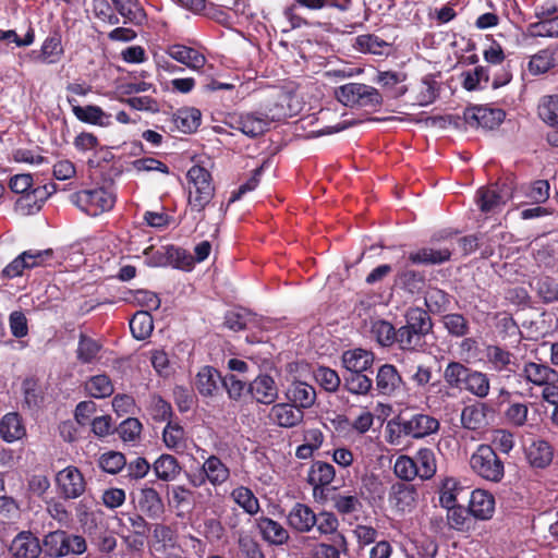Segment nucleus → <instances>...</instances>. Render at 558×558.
I'll return each mask as SVG.
<instances>
[{
    "label": "nucleus",
    "instance_id": "49",
    "mask_svg": "<svg viewBox=\"0 0 558 558\" xmlns=\"http://www.w3.org/2000/svg\"><path fill=\"white\" fill-rule=\"evenodd\" d=\"M100 350L101 344L97 340L83 333L80 336L76 350L80 362L84 364L94 362L98 357Z\"/></svg>",
    "mask_w": 558,
    "mask_h": 558
},
{
    "label": "nucleus",
    "instance_id": "1",
    "mask_svg": "<svg viewBox=\"0 0 558 558\" xmlns=\"http://www.w3.org/2000/svg\"><path fill=\"white\" fill-rule=\"evenodd\" d=\"M405 324L399 328V348L402 351H420L425 338L433 330V322L422 307H409L404 314Z\"/></svg>",
    "mask_w": 558,
    "mask_h": 558
},
{
    "label": "nucleus",
    "instance_id": "40",
    "mask_svg": "<svg viewBox=\"0 0 558 558\" xmlns=\"http://www.w3.org/2000/svg\"><path fill=\"white\" fill-rule=\"evenodd\" d=\"M424 303L428 308L427 312L441 314L449 310L451 305V296L439 288L430 287L425 293Z\"/></svg>",
    "mask_w": 558,
    "mask_h": 558
},
{
    "label": "nucleus",
    "instance_id": "33",
    "mask_svg": "<svg viewBox=\"0 0 558 558\" xmlns=\"http://www.w3.org/2000/svg\"><path fill=\"white\" fill-rule=\"evenodd\" d=\"M554 451L549 442L543 439L533 440L526 448V459L534 468L544 469L551 462Z\"/></svg>",
    "mask_w": 558,
    "mask_h": 558
},
{
    "label": "nucleus",
    "instance_id": "58",
    "mask_svg": "<svg viewBox=\"0 0 558 558\" xmlns=\"http://www.w3.org/2000/svg\"><path fill=\"white\" fill-rule=\"evenodd\" d=\"M98 463L104 472L117 474L126 465V460L121 452L108 451L100 456Z\"/></svg>",
    "mask_w": 558,
    "mask_h": 558
},
{
    "label": "nucleus",
    "instance_id": "31",
    "mask_svg": "<svg viewBox=\"0 0 558 558\" xmlns=\"http://www.w3.org/2000/svg\"><path fill=\"white\" fill-rule=\"evenodd\" d=\"M451 257V251L447 247H422L409 254V260L414 265H439Z\"/></svg>",
    "mask_w": 558,
    "mask_h": 558
},
{
    "label": "nucleus",
    "instance_id": "27",
    "mask_svg": "<svg viewBox=\"0 0 558 558\" xmlns=\"http://www.w3.org/2000/svg\"><path fill=\"white\" fill-rule=\"evenodd\" d=\"M286 398L302 410L310 409L315 403L316 390L305 381L294 380L287 388Z\"/></svg>",
    "mask_w": 558,
    "mask_h": 558
},
{
    "label": "nucleus",
    "instance_id": "6",
    "mask_svg": "<svg viewBox=\"0 0 558 558\" xmlns=\"http://www.w3.org/2000/svg\"><path fill=\"white\" fill-rule=\"evenodd\" d=\"M471 469L480 477L499 483L505 475V465L489 445H480L470 459Z\"/></svg>",
    "mask_w": 558,
    "mask_h": 558
},
{
    "label": "nucleus",
    "instance_id": "5",
    "mask_svg": "<svg viewBox=\"0 0 558 558\" xmlns=\"http://www.w3.org/2000/svg\"><path fill=\"white\" fill-rule=\"evenodd\" d=\"M71 202L86 215L96 217L112 209L116 197L106 187L97 186L74 193Z\"/></svg>",
    "mask_w": 558,
    "mask_h": 558
},
{
    "label": "nucleus",
    "instance_id": "16",
    "mask_svg": "<svg viewBox=\"0 0 558 558\" xmlns=\"http://www.w3.org/2000/svg\"><path fill=\"white\" fill-rule=\"evenodd\" d=\"M64 54L61 35L58 32L50 34L41 44L39 51H32L31 58L43 64H54Z\"/></svg>",
    "mask_w": 558,
    "mask_h": 558
},
{
    "label": "nucleus",
    "instance_id": "29",
    "mask_svg": "<svg viewBox=\"0 0 558 558\" xmlns=\"http://www.w3.org/2000/svg\"><path fill=\"white\" fill-rule=\"evenodd\" d=\"M492 408L485 403L466 405L461 412L462 426L470 430H477L487 424V415Z\"/></svg>",
    "mask_w": 558,
    "mask_h": 558
},
{
    "label": "nucleus",
    "instance_id": "43",
    "mask_svg": "<svg viewBox=\"0 0 558 558\" xmlns=\"http://www.w3.org/2000/svg\"><path fill=\"white\" fill-rule=\"evenodd\" d=\"M471 369L460 362H449L444 371V380L449 387L462 390Z\"/></svg>",
    "mask_w": 558,
    "mask_h": 558
},
{
    "label": "nucleus",
    "instance_id": "8",
    "mask_svg": "<svg viewBox=\"0 0 558 558\" xmlns=\"http://www.w3.org/2000/svg\"><path fill=\"white\" fill-rule=\"evenodd\" d=\"M305 8L311 11L327 8L336 9L339 12H347L352 7V0H293V3L283 9V16L292 28H300L307 25L306 20L296 14V8Z\"/></svg>",
    "mask_w": 558,
    "mask_h": 558
},
{
    "label": "nucleus",
    "instance_id": "22",
    "mask_svg": "<svg viewBox=\"0 0 558 558\" xmlns=\"http://www.w3.org/2000/svg\"><path fill=\"white\" fill-rule=\"evenodd\" d=\"M256 526L263 539L270 545L281 546L287 544L290 538L288 530L271 518L260 517L256 519Z\"/></svg>",
    "mask_w": 558,
    "mask_h": 558
},
{
    "label": "nucleus",
    "instance_id": "17",
    "mask_svg": "<svg viewBox=\"0 0 558 558\" xmlns=\"http://www.w3.org/2000/svg\"><path fill=\"white\" fill-rule=\"evenodd\" d=\"M485 356L490 368L497 373H515L519 368L514 354L499 345H488Z\"/></svg>",
    "mask_w": 558,
    "mask_h": 558
},
{
    "label": "nucleus",
    "instance_id": "14",
    "mask_svg": "<svg viewBox=\"0 0 558 558\" xmlns=\"http://www.w3.org/2000/svg\"><path fill=\"white\" fill-rule=\"evenodd\" d=\"M402 384V377L395 365L383 364L377 369L375 389L378 395L391 397L401 389Z\"/></svg>",
    "mask_w": 558,
    "mask_h": 558
},
{
    "label": "nucleus",
    "instance_id": "60",
    "mask_svg": "<svg viewBox=\"0 0 558 558\" xmlns=\"http://www.w3.org/2000/svg\"><path fill=\"white\" fill-rule=\"evenodd\" d=\"M390 500L398 510L408 511L415 501V492L404 485L395 486Z\"/></svg>",
    "mask_w": 558,
    "mask_h": 558
},
{
    "label": "nucleus",
    "instance_id": "7",
    "mask_svg": "<svg viewBox=\"0 0 558 558\" xmlns=\"http://www.w3.org/2000/svg\"><path fill=\"white\" fill-rule=\"evenodd\" d=\"M340 102L348 107H377L383 102L380 93L373 86L361 83H348L336 90Z\"/></svg>",
    "mask_w": 558,
    "mask_h": 558
},
{
    "label": "nucleus",
    "instance_id": "11",
    "mask_svg": "<svg viewBox=\"0 0 558 558\" xmlns=\"http://www.w3.org/2000/svg\"><path fill=\"white\" fill-rule=\"evenodd\" d=\"M511 196L510 189L506 184H494L481 187L476 194V202L482 211L492 213L500 210Z\"/></svg>",
    "mask_w": 558,
    "mask_h": 558
},
{
    "label": "nucleus",
    "instance_id": "36",
    "mask_svg": "<svg viewBox=\"0 0 558 558\" xmlns=\"http://www.w3.org/2000/svg\"><path fill=\"white\" fill-rule=\"evenodd\" d=\"M158 480L163 482L174 481L181 472L178 459L171 454H161L153 464Z\"/></svg>",
    "mask_w": 558,
    "mask_h": 558
},
{
    "label": "nucleus",
    "instance_id": "2",
    "mask_svg": "<svg viewBox=\"0 0 558 558\" xmlns=\"http://www.w3.org/2000/svg\"><path fill=\"white\" fill-rule=\"evenodd\" d=\"M189 206L191 210L202 213L215 195V186L210 172L199 166H192L187 173Z\"/></svg>",
    "mask_w": 558,
    "mask_h": 558
},
{
    "label": "nucleus",
    "instance_id": "64",
    "mask_svg": "<svg viewBox=\"0 0 558 558\" xmlns=\"http://www.w3.org/2000/svg\"><path fill=\"white\" fill-rule=\"evenodd\" d=\"M315 378L319 385L329 392L337 391L341 384L338 373L329 367H318L315 372Z\"/></svg>",
    "mask_w": 558,
    "mask_h": 558
},
{
    "label": "nucleus",
    "instance_id": "53",
    "mask_svg": "<svg viewBox=\"0 0 558 558\" xmlns=\"http://www.w3.org/2000/svg\"><path fill=\"white\" fill-rule=\"evenodd\" d=\"M461 489L459 481L454 477H445L439 487V502L444 508H451L457 504V495Z\"/></svg>",
    "mask_w": 558,
    "mask_h": 558
},
{
    "label": "nucleus",
    "instance_id": "24",
    "mask_svg": "<svg viewBox=\"0 0 558 558\" xmlns=\"http://www.w3.org/2000/svg\"><path fill=\"white\" fill-rule=\"evenodd\" d=\"M220 373L213 366H204L196 374L195 388L202 397H215L222 386Z\"/></svg>",
    "mask_w": 558,
    "mask_h": 558
},
{
    "label": "nucleus",
    "instance_id": "47",
    "mask_svg": "<svg viewBox=\"0 0 558 558\" xmlns=\"http://www.w3.org/2000/svg\"><path fill=\"white\" fill-rule=\"evenodd\" d=\"M331 543H319L315 547L317 558H340L341 554L348 553V542L344 535H337L330 538Z\"/></svg>",
    "mask_w": 558,
    "mask_h": 558
},
{
    "label": "nucleus",
    "instance_id": "28",
    "mask_svg": "<svg viewBox=\"0 0 558 558\" xmlns=\"http://www.w3.org/2000/svg\"><path fill=\"white\" fill-rule=\"evenodd\" d=\"M137 507L150 519H158L165 512V505L159 493L153 487H144L137 497Z\"/></svg>",
    "mask_w": 558,
    "mask_h": 558
},
{
    "label": "nucleus",
    "instance_id": "54",
    "mask_svg": "<svg viewBox=\"0 0 558 558\" xmlns=\"http://www.w3.org/2000/svg\"><path fill=\"white\" fill-rule=\"evenodd\" d=\"M396 283L410 293L418 291L424 283V276L413 269H402L397 274Z\"/></svg>",
    "mask_w": 558,
    "mask_h": 558
},
{
    "label": "nucleus",
    "instance_id": "44",
    "mask_svg": "<svg viewBox=\"0 0 558 558\" xmlns=\"http://www.w3.org/2000/svg\"><path fill=\"white\" fill-rule=\"evenodd\" d=\"M130 330L137 340L148 338L154 329L153 317L148 311H138L130 319Z\"/></svg>",
    "mask_w": 558,
    "mask_h": 558
},
{
    "label": "nucleus",
    "instance_id": "62",
    "mask_svg": "<svg viewBox=\"0 0 558 558\" xmlns=\"http://www.w3.org/2000/svg\"><path fill=\"white\" fill-rule=\"evenodd\" d=\"M490 78V69L486 66H476L473 71L464 74L463 87L466 90H475L482 83L487 84Z\"/></svg>",
    "mask_w": 558,
    "mask_h": 558
},
{
    "label": "nucleus",
    "instance_id": "52",
    "mask_svg": "<svg viewBox=\"0 0 558 558\" xmlns=\"http://www.w3.org/2000/svg\"><path fill=\"white\" fill-rule=\"evenodd\" d=\"M442 324L452 337L461 338L469 333V320L459 313L446 314L442 316Z\"/></svg>",
    "mask_w": 558,
    "mask_h": 558
},
{
    "label": "nucleus",
    "instance_id": "51",
    "mask_svg": "<svg viewBox=\"0 0 558 558\" xmlns=\"http://www.w3.org/2000/svg\"><path fill=\"white\" fill-rule=\"evenodd\" d=\"M87 392L97 399L107 398L113 392V385L107 375H96L86 383Z\"/></svg>",
    "mask_w": 558,
    "mask_h": 558
},
{
    "label": "nucleus",
    "instance_id": "15",
    "mask_svg": "<svg viewBox=\"0 0 558 558\" xmlns=\"http://www.w3.org/2000/svg\"><path fill=\"white\" fill-rule=\"evenodd\" d=\"M247 392L252 398L262 404H272L278 398V388L270 375H258L247 386Z\"/></svg>",
    "mask_w": 558,
    "mask_h": 558
},
{
    "label": "nucleus",
    "instance_id": "35",
    "mask_svg": "<svg viewBox=\"0 0 558 558\" xmlns=\"http://www.w3.org/2000/svg\"><path fill=\"white\" fill-rule=\"evenodd\" d=\"M336 475L332 464L324 461H315L307 475L308 483L313 486L314 490L329 485Z\"/></svg>",
    "mask_w": 558,
    "mask_h": 558
},
{
    "label": "nucleus",
    "instance_id": "12",
    "mask_svg": "<svg viewBox=\"0 0 558 558\" xmlns=\"http://www.w3.org/2000/svg\"><path fill=\"white\" fill-rule=\"evenodd\" d=\"M269 420L279 427L292 428L303 422L304 412L295 404L288 402H280L272 404L270 408Z\"/></svg>",
    "mask_w": 558,
    "mask_h": 558
},
{
    "label": "nucleus",
    "instance_id": "34",
    "mask_svg": "<svg viewBox=\"0 0 558 558\" xmlns=\"http://www.w3.org/2000/svg\"><path fill=\"white\" fill-rule=\"evenodd\" d=\"M116 10L124 19V24L142 25L146 13L138 0H112Z\"/></svg>",
    "mask_w": 558,
    "mask_h": 558
},
{
    "label": "nucleus",
    "instance_id": "63",
    "mask_svg": "<svg viewBox=\"0 0 558 558\" xmlns=\"http://www.w3.org/2000/svg\"><path fill=\"white\" fill-rule=\"evenodd\" d=\"M535 290L538 296L546 303L558 300V284L549 277H541L535 280Z\"/></svg>",
    "mask_w": 558,
    "mask_h": 558
},
{
    "label": "nucleus",
    "instance_id": "59",
    "mask_svg": "<svg viewBox=\"0 0 558 558\" xmlns=\"http://www.w3.org/2000/svg\"><path fill=\"white\" fill-rule=\"evenodd\" d=\"M529 405L525 402H510L505 410V418L515 427H522L527 422Z\"/></svg>",
    "mask_w": 558,
    "mask_h": 558
},
{
    "label": "nucleus",
    "instance_id": "38",
    "mask_svg": "<svg viewBox=\"0 0 558 558\" xmlns=\"http://www.w3.org/2000/svg\"><path fill=\"white\" fill-rule=\"evenodd\" d=\"M413 459L417 469V477L426 481L430 480L436 474V456L430 448H421Z\"/></svg>",
    "mask_w": 558,
    "mask_h": 558
},
{
    "label": "nucleus",
    "instance_id": "48",
    "mask_svg": "<svg viewBox=\"0 0 558 558\" xmlns=\"http://www.w3.org/2000/svg\"><path fill=\"white\" fill-rule=\"evenodd\" d=\"M156 551H167L177 548L175 532L168 525L156 524L153 531Z\"/></svg>",
    "mask_w": 558,
    "mask_h": 558
},
{
    "label": "nucleus",
    "instance_id": "56",
    "mask_svg": "<svg viewBox=\"0 0 558 558\" xmlns=\"http://www.w3.org/2000/svg\"><path fill=\"white\" fill-rule=\"evenodd\" d=\"M555 66L554 52L550 50H541L534 54L529 62V71L533 75H541Z\"/></svg>",
    "mask_w": 558,
    "mask_h": 558
},
{
    "label": "nucleus",
    "instance_id": "10",
    "mask_svg": "<svg viewBox=\"0 0 558 558\" xmlns=\"http://www.w3.org/2000/svg\"><path fill=\"white\" fill-rule=\"evenodd\" d=\"M56 487L64 499H76L84 494L86 482L78 468L69 465L56 474Z\"/></svg>",
    "mask_w": 558,
    "mask_h": 558
},
{
    "label": "nucleus",
    "instance_id": "46",
    "mask_svg": "<svg viewBox=\"0 0 558 558\" xmlns=\"http://www.w3.org/2000/svg\"><path fill=\"white\" fill-rule=\"evenodd\" d=\"M316 531L320 536H329L330 538H337V535H343L339 532V520L337 515L331 511H320L315 514Z\"/></svg>",
    "mask_w": 558,
    "mask_h": 558
},
{
    "label": "nucleus",
    "instance_id": "39",
    "mask_svg": "<svg viewBox=\"0 0 558 558\" xmlns=\"http://www.w3.org/2000/svg\"><path fill=\"white\" fill-rule=\"evenodd\" d=\"M462 390L480 399H484L489 395L490 379L486 373L471 369Z\"/></svg>",
    "mask_w": 558,
    "mask_h": 558
},
{
    "label": "nucleus",
    "instance_id": "4",
    "mask_svg": "<svg viewBox=\"0 0 558 558\" xmlns=\"http://www.w3.org/2000/svg\"><path fill=\"white\" fill-rule=\"evenodd\" d=\"M202 458L204 459L202 465L187 474L189 483L195 488L207 483L213 487L225 485L231 476L230 468L216 454L206 458L202 456Z\"/></svg>",
    "mask_w": 558,
    "mask_h": 558
},
{
    "label": "nucleus",
    "instance_id": "9",
    "mask_svg": "<svg viewBox=\"0 0 558 558\" xmlns=\"http://www.w3.org/2000/svg\"><path fill=\"white\" fill-rule=\"evenodd\" d=\"M393 424L398 427V432L405 437L421 439L433 435L439 430V421L425 413H415L410 417H398Z\"/></svg>",
    "mask_w": 558,
    "mask_h": 558
},
{
    "label": "nucleus",
    "instance_id": "26",
    "mask_svg": "<svg viewBox=\"0 0 558 558\" xmlns=\"http://www.w3.org/2000/svg\"><path fill=\"white\" fill-rule=\"evenodd\" d=\"M469 512L477 520H489L495 512L494 496L483 489H475L471 494Z\"/></svg>",
    "mask_w": 558,
    "mask_h": 558
},
{
    "label": "nucleus",
    "instance_id": "55",
    "mask_svg": "<svg viewBox=\"0 0 558 558\" xmlns=\"http://www.w3.org/2000/svg\"><path fill=\"white\" fill-rule=\"evenodd\" d=\"M539 118L550 125L558 129V95L545 97L538 106Z\"/></svg>",
    "mask_w": 558,
    "mask_h": 558
},
{
    "label": "nucleus",
    "instance_id": "13",
    "mask_svg": "<svg viewBox=\"0 0 558 558\" xmlns=\"http://www.w3.org/2000/svg\"><path fill=\"white\" fill-rule=\"evenodd\" d=\"M315 514L308 505L295 502L287 514V524L298 533L307 534L315 527Z\"/></svg>",
    "mask_w": 558,
    "mask_h": 558
},
{
    "label": "nucleus",
    "instance_id": "61",
    "mask_svg": "<svg viewBox=\"0 0 558 558\" xmlns=\"http://www.w3.org/2000/svg\"><path fill=\"white\" fill-rule=\"evenodd\" d=\"M393 472L397 477L411 482L417 476V469L414 459L409 456H399L393 465Z\"/></svg>",
    "mask_w": 558,
    "mask_h": 558
},
{
    "label": "nucleus",
    "instance_id": "18",
    "mask_svg": "<svg viewBox=\"0 0 558 558\" xmlns=\"http://www.w3.org/2000/svg\"><path fill=\"white\" fill-rule=\"evenodd\" d=\"M167 54L177 62L196 72H201L206 65V57L202 52L184 45L174 44L169 46L167 48Z\"/></svg>",
    "mask_w": 558,
    "mask_h": 558
},
{
    "label": "nucleus",
    "instance_id": "25",
    "mask_svg": "<svg viewBox=\"0 0 558 558\" xmlns=\"http://www.w3.org/2000/svg\"><path fill=\"white\" fill-rule=\"evenodd\" d=\"M374 353L361 348L347 350L342 353L341 362L347 373H365L374 363Z\"/></svg>",
    "mask_w": 558,
    "mask_h": 558
},
{
    "label": "nucleus",
    "instance_id": "23",
    "mask_svg": "<svg viewBox=\"0 0 558 558\" xmlns=\"http://www.w3.org/2000/svg\"><path fill=\"white\" fill-rule=\"evenodd\" d=\"M520 376L527 383L543 387L550 381H558V372L548 365L526 362L520 373Z\"/></svg>",
    "mask_w": 558,
    "mask_h": 558
},
{
    "label": "nucleus",
    "instance_id": "57",
    "mask_svg": "<svg viewBox=\"0 0 558 558\" xmlns=\"http://www.w3.org/2000/svg\"><path fill=\"white\" fill-rule=\"evenodd\" d=\"M386 46L387 44L383 39L373 34L357 36L353 45L354 49L360 52L374 54H380Z\"/></svg>",
    "mask_w": 558,
    "mask_h": 558
},
{
    "label": "nucleus",
    "instance_id": "45",
    "mask_svg": "<svg viewBox=\"0 0 558 558\" xmlns=\"http://www.w3.org/2000/svg\"><path fill=\"white\" fill-rule=\"evenodd\" d=\"M167 267L190 271L194 266L193 256L184 248L166 245Z\"/></svg>",
    "mask_w": 558,
    "mask_h": 558
},
{
    "label": "nucleus",
    "instance_id": "42",
    "mask_svg": "<svg viewBox=\"0 0 558 558\" xmlns=\"http://www.w3.org/2000/svg\"><path fill=\"white\" fill-rule=\"evenodd\" d=\"M372 335L381 347H390L395 342L399 344V329L387 320L378 319L372 324Z\"/></svg>",
    "mask_w": 558,
    "mask_h": 558
},
{
    "label": "nucleus",
    "instance_id": "37",
    "mask_svg": "<svg viewBox=\"0 0 558 558\" xmlns=\"http://www.w3.org/2000/svg\"><path fill=\"white\" fill-rule=\"evenodd\" d=\"M230 497L248 515H255L260 510L257 497L253 490L246 486L233 488Z\"/></svg>",
    "mask_w": 558,
    "mask_h": 558
},
{
    "label": "nucleus",
    "instance_id": "32",
    "mask_svg": "<svg viewBox=\"0 0 558 558\" xmlns=\"http://www.w3.org/2000/svg\"><path fill=\"white\" fill-rule=\"evenodd\" d=\"M238 123V130L250 137H256L265 133L270 124L266 114L263 113H246L242 114Z\"/></svg>",
    "mask_w": 558,
    "mask_h": 558
},
{
    "label": "nucleus",
    "instance_id": "30",
    "mask_svg": "<svg viewBox=\"0 0 558 558\" xmlns=\"http://www.w3.org/2000/svg\"><path fill=\"white\" fill-rule=\"evenodd\" d=\"M26 435L21 415L16 412H10L0 420V437L5 442H14L22 439Z\"/></svg>",
    "mask_w": 558,
    "mask_h": 558
},
{
    "label": "nucleus",
    "instance_id": "41",
    "mask_svg": "<svg viewBox=\"0 0 558 558\" xmlns=\"http://www.w3.org/2000/svg\"><path fill=\"white\" fill-rule=\"evenodd\" d=\"M344 389L355 396H366L373 389V379L365 373H347L343 376Z\"/></svg>",
    "mask_w": 558,
    "mask_h": 558
},
{
    "label": "nucleus",
    "instance_id": "21",
    "mask_svg": "<svg viewBox=\"0 0 558 558\" xmlns=\"http://www.w3.org/2000/svg\"><path fill=\"white\" fill-rule=\"evenodd\" d=\"M505 119V111L487 107H475L466 113V121L472 126L493 130Z\"/></svg>",
    "mask_w": 558,
    "mask_h": 558
},
{
    "label": "nucleus",
    "instance_id": "3",
    "mask_svg": "<svg viewBox=\"0 0 558 558\" xmlns=\"http://www.w3.org/2000/svg\"><path fill=\"white\" fill-rule=\"evenodd\" d=\"M43 546L50 558L80 556L87 550L86 539L64 530L51 531L44 536Z\"/></svg>",
    "mask_w": 558,
    "mask_h": 558
},
{
    "label": "nucleus",
    "instance_id": "50",
    "mask_svg": "<svg viewBox=\"0 0 558 558\" xmlns=\"http://www.w3.org/2000/svg\"><path fill=\"white\" fill-rule=\"evenodd\" d=\"M333 508L342 515L360 512L363 505L356 494L339 493L332 497Z\"/></svg>",
    "mask_w": 558,
    "mask_h": 558
},
{
    "label": "nucleus",
    "instance_id": "20",
    "mask_svg": "<svg viewBox=\"0 0 558 558\" xmlns=\"http://www.w3.org/2000/svg\"><path fill=\"white\" fill-rule=\"evenodd\" d=\"M68 102L72 107L75 118L84 123L109 126L111 124V114L106 113L99 106L87 105L81 107L73 97H68Z\"/></svg>",
    "mask_w": 558,
    "mask_h": 558
},
{
    "label": "nucleus",
    "instance_id": "19",
    "mask_svg": "<svg viewBox=\"0 0 558 558\" xmlns=\"http://www.w3.org/2000/svg\"><path fill=\"white\" fill-rule=\"evenodd\" d=\"M10 551L14 558H36L40 556L43 547L31 531H22L13 538Z\"/></svg>",
    "mask_w": 558,
    "mask_h": 558
}]
</instances>
